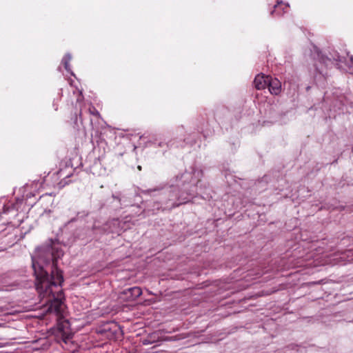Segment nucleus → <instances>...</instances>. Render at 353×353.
I'll return each mask as SVG.
<instances>
[{"mask_svg":"<svg viewBox=\"0 0 353 353\" xmlns=\"http://www.w3.org/2000/svg\"><path fill=\"white\" fill-rule=\"evenodd\" d=\"M63 255L61 250L55 247L52 249V266L50 280L48 274L42 268L37 272L36 263L32 261V267L37 276L36 288L41 299L50 298L48 312L54 313L57 316H62L64 305L61 300V285L63 282L62 272L57 268V261Z\"/></svg>","mask_w":353,"mask_h":353,"instance_id":"1","label":"nucleus"},{"mask_svg":"<svg viewBox=\"0 0 353 353\" xmlns=\"http://www.w3.org/2000/svg\"><path fill=\"white\" fill-rule=\"evenodd\" d=\"M142 294V290L139 287L130 288L124 290L122 292L123 296L122 299L126 301H132L139 297Z\"/></svg>","mask_w":353,"mask_h":353,"instance_id":"2","label":"nucleus"},{"mask_svg":"<svg viewBox=\"0 0 353 353\" xmlns=\"http://www.w3.org/2000/svg\"><path fill=\"white\" fill-rule=\"evenodd\" d=\"M269 91L273 94H278L281 92V84L277 79H272L269 76L268 86Z\"/></svg>","mask_w":353,"mask_h":353,"instance_id":"3","label":"nucleus"},{"mask_svg":"<svg viewBox=\"0 0 353 353\" xmlns=\"http://www.w3.org/2000/svg\"><path fill=\"white\" fill-rule=\"evenodd\" d=\"M269 76H265L264 74H258L254 81V85L256 89L262 90L268 86Z\"/></svg>","mask_w":353,"mask_h":353,"instance_id":"4","label":"nucleus"},{"mask_svg":"<svg viewBox=\"0 0 353 353\" xmlns=\"http://www.w3.org/2000/svg\"><path fill=\"white\" fill-rule=\"evenodd\" d=\"M288 8V4H285L283 2H279L274 6V10L272 12V14L274 12L276 13V14H281L282 12H281V10H283V12H285V10H287Z\"/></svg>","mask_w":353,"mask_h":353,"instance_id":"5","label":"nucleus"},{"mask_svg":"<svg viewBox=\"0 0 353 353\" xmlns=\"http://www.w3.org/2000/svg\"><path fill=\"white\" fill-rule=\"evenodd\" d=\"M59 330L60 331V332L62 334V336H63V341L67 343L68 341L71 338V334H66V336H65V333L63 332L62 330H61V328L59 327Z\"/></svg>","mask_w":353,"mask_h":353,"instance_id":"6","label":"nucleus"},{"mask_svg":"<svg viewBox=\"0 0 353 353\" xmlns=\"http://www.w3.org/2000/svg\"><path fill=\"white\" fill-rule=\"evenodd\" d=\"M70 59V57H65L64 58V60H65V68L66 70L68 69V61Z\"/></svg>","mask_w":353,"mask_h":353,"instance_id":"7","label":"nucleus"},{"mask_svg":"<svg viewBox=\"0 0 353 353\" xmlns=\"http://www.w3.org/2000/svg\"><path fill=\"white\" fill-rule=\"evenodd\" d=\"M93 114H96V115H98V114H99V112H98L97 111H96V112H93Z\"/></svg>","mask_w":353,"mask_h":353,"instance_id":"8","label":"nucleus"},{"mask_svg":"<svg viewBox=\"0 0 353 353\" xmlns=\"http://www.w3.org/2000/svg\"><path fill=\"white\" fill-rule=\"evenodd\" d=\"M138 169H139V170H141V166L139 165V166H138Z\"/></svg>","mask_w":353,"mask_h":353,"instance_id":"9","label":"nucleus"}]
</instances>
